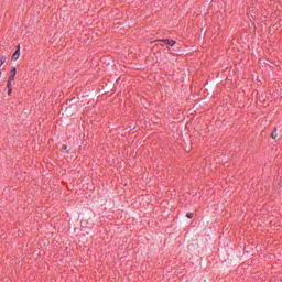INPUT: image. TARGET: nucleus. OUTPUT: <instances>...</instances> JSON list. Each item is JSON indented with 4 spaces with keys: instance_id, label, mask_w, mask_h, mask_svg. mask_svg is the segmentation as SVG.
<instances>
[{
    "instance_id": "f257e3e1",
    "label": "nucleus",
    "mask_w": 282,
    "mask_h": 282,
    "mask_svg": "<svg viewBox=\"0 0 282 282\" xmlns=\"http://www.w3.org/2000/svg\"><path fill=\"white\" fill-rule=\"evenodd\" d=\"M19 56H21V46L20 45H18L17 51L12 55V61H19Z\"/></svg>"
},
{
    "instance_id": "f03ea898",
    "label": "nucleus",
    "mask_w": 282,
    "mask_h": 282,
    "mask_svg": "<svg viewBox=\"0 0 282 282\" xmlns=\"http://www.w3.org/2000/svg\"><path fill=\"white\" fill-rule=\"evenodd\" d=\"M163 43H165V45H170L171 47H173V45H175V41L174 40H161Z\"/></svg>"
},
{
    "instance_id": "7ed1b4c3",
    "label": "nucleus",
    "mask_w": 282,
    "mask_h": 282,
    "mask_svg": "<svg viewBox=\"0 0 282 282\" xmlns=\"http://www.w3.org/2000/svg\"><path fill=\"white\" fill-rule=\"evenodd\" d=\"M14 76H17V68L15 67L12 68L11 73H10V76H9V79L14 80Z\"/></svg>"
},
{
    "instance_id": "20e7f679",
    "label": "nucleus",
    "mask_w": 282,
    "mask_h": 282,
    "mask_svg": "<svg viewBox=\"0 0 282 282\" xmlns=\"http://www.w3.org/2000/svg\"><path fill=\"white\" fill-rule=\"evenodd\" d=\"M7 87L9 89V94H12V80L8 79Z\"/></svg>"
},
{
    "instance_id": "39448f33",
    "label": "nucleus",
    "mask_w": 282,
    "mask_h": 282,
    "mask_svg": "<svg viewBox=\"0 0 282 282\" xmlns=\"http://www.w3.org/2000/svg\"><path fill=\"white\" fill-rule=\"evenodd\" d=\"M272 140H276L279 138V133L276 132V129L271 133Z\"/></svg>"
},
{
    "instance_id": "423d86ee",
    "label": "nucleus",
    "mask_w": 282,
    "mask_h": 282,
    "mask_svg": "<svg viewBox=\"0 0 282 282\" xmlns=\"http://www.w3.org/2000/svg\"><path fill=\"white\" fill-rule=\"evenodd\" d=\"M7 57L6 56H0V67L3 66V64L6 63Z\"/></svg>"
},
{
    "instance_id": "0eeeda50",
    "label": "nucleus",
    "mask_w": 282,
    "mask_h": 282,
    "mask_svg": "<svg viewBox=\"0 0 282 282\" xmlns=\"http://www.w3.org/2000/svg\"><path fill=\"white\" fill-rule=\"evenodd\" d=\"M187 218L193 219V213H187Z\"/></svg>"
},
{
    "instance_id": "6e6552de",
    "label": "nucleus",
    "mask_w": 282,
    "mask_h": 282,
    "mask_svg": "<svg viewBox=\"0 0 282 282\" xmlns=\"http://www.w3.org/2000/svg\"><path fill=\"white\" fill-rule=\"evenodd\" d=\"M62 149H63V151H68L67 145H63Z\"/></svg>"
}]
</instances>
